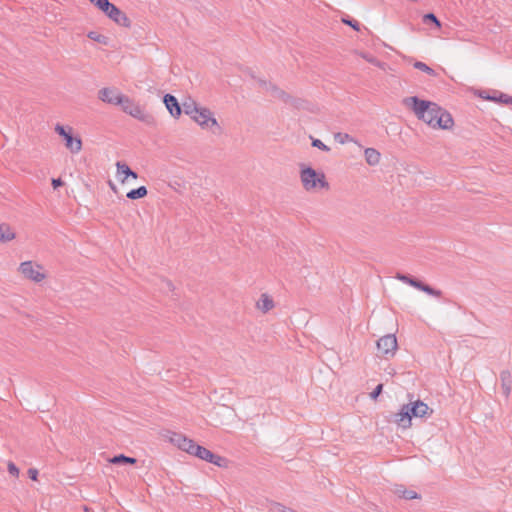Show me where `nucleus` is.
I'll return each instance as SVG.
<instances>
[{
	"label": "nucleus",
	"instance_id": "obj_1",
	"mask_svg": "<svg viewBox=\"0 0 512 512\" xmlns=\"http://www.w3.org/2000/svg\"><path fill=\"white\" fill-rule=\"evenodd\" d=\"M167 439L173 446L189 455L212 463L218 467L227 468L229 465V462L226 458L220 455H216L207 448L198 445L193 439L188 438L183 433L170 432L167 436Z\"/></svg>",
	"mask_w": 512,
	"mask_h": 512
},
{
	"label": "nucleus",
	"instance_id": "obj_2",
	"mask_svg": "<svg viewBox=\"0 0 512 512\" xmlns=\"http://www.w3.org/2000/svg\"><path fill=\"white\" fill-rule=\"evenodd\" d=\"M299 181L302 189L311 194L328 192L331 188L326 173L308 163L298 165Z\"/></svg>",
	"mask_w": 512,
	"mask_h": 512
},
{
	"label": "nucleus",
	"instance_id": "obj_3",
	"mask_svg": "<svg viewBox=\"0 0 512 512\" xmlns=\"http://www.w3.org/2000/svg\"><path fill=\"white\" fill-rule=\"evenodd\" d=\"M432 414V408L425 402L416 400L401 407L400 411L395 414V423L403 429H408L412 426L413 418H428Z\"/></svg>",
	"mask_w": 512,
	"mask_h": 512
},
{
	"label": "nucleus",
	"instance_id": "obj_4",
	"mask_svg": "<svg viewBox=\"0 0 512 512\" xmlns=\"http://www.w3.org/2000/svg\"><path fill=\"white\" fill-rule=\"evenodd\" d=\"M184 112L202 129L213 133L220 132V125L210 109L191 102L184 104Z\"/></svg>",
	"mask_w": 512,
	"mask_h": 512
},
{
	"label": "nucleus",
	"instance_id": "obj_5",
	"mask_svg": "<svg viewBox=\"0 0 512 512\" xmlns=\"http://www.w3.org/2000/svg\"><path fill=\"white\" fill-rule=\"evenodd\" d=\"M406 108L413 111L415 116L426 125L432 124L433 117L442 108L435 102L421 100L416 96L407 97L403 100Z\"/></svg>",
	"mask_w": 512,
	"mask_h": 512
},
{
	"label": "nucleus",
	"instance_id": "obj_6",
	"mask_svg": "<svg viewBox=\"0 0 512 512\" xmlns=\"http://www.w3.org/2000/svg\"><path fill=\"white\" fill-rule=\"evenodd\" d=\"M55 133L60 137L64 148L71 154L77 155L83 149V141L80 134L70 125L56 124Z\"/></svg>",
	"mask_w": 512,
	"mask_h": 512
},
{
	"label": "nucleus",
	"instance_id": "obj_7",
	"mask_svg": "<svg viewBox=\"0 0 512 512\" xmlns=\"http://www.w3.org/2000/svg\"><path fill=\"white\" fill-rule=\"evenodd\" d=\"M17 272L22 279L33 283H41L48 278L47 269L35 260H26L19 263Z\"/></svg>",
	"mask_w": 512,
	"mask_h": 512
},
{
	"label": "nucleus",
	"instance_id": "obj_8",
	"mask_svg": "<svg viewBox=\"0 0 512 512\" xmlns=\"http://www.w3.org/2000/svg\"><path fill=\"white\" fill-rule=\"evenodd\" d=\"M119 106L121 107L122 111L125 114H127L141 122L148 123L151 119V116L144 109V107L141 106L138 102H136L133 99H131L130 97H128L127 95H125L123 97Z\"/></svg>",
	"mask_w": 512,
	"mask_h": 512
},
{
	"label": "nucleus",
	"instance_id": "obj_9",
	"mask_svg": "<svg viewBox=\"0 0 512 512\" xmlns=\"http://www.w3.org/2000/svg\"><path fill=\"white\" fill-rule=\"evenodd\" d=\"M378 355L383 358H392L398 350L397 338L394 334L382 336L376 343Z\"/></svg>",
	"mask_w": 512,
	"mask_h": 512
},
{
	"label": "nucleus",
	"instance_id": "obj_10",
	"mask_svg": "<svg viewBox=\"0 0 512 512\" xmlns=\"http://www.w3.org/2000/svg\"><path fill=\"white\" fill-rule=\"evenodd\" d=\"M138 179V174L127 163L117 161L115 163V180L121 186H127Z\"/></svg>",
	"mask_w": 512,
	"mask_h": 512
},
{
	"label": "nucleus",
	"instance_id": "obj_11",
	"mask_svg": "<svg viewBox=\"0 0 512 512\" xmlns=\"http://www.w3.org/2000/svg\"><path fill=\"white\" fill-rule=\"evenodd\" d=\"M431 123L432 124H430L429 127L434 130L451 131L455 126L453 116L444 108H441L437 112Z\"/></svg>",
	"mask_w": 512,
	"mask_h": 512
},
{
	"label": "nucleus",
	"instance_id": "obj_12",
	"mask_svg": "<svg viewBox=\"0 0 512 512\" xmlns=\"http://www.w3.org/2000/svg\"><path fill=\"white\" fill-rule=\"evenodd\" d=\"M124 96L125 94L114 87H105L98 92V98L101 101L116 106H119Z\"/></svg>",
	"mask_w": 512,
	"mask_h": 512
},
{
	"label": "nucleus",
	"instance_id": "obj_13",
	"mask_svg": "<svg viewBox=\"0 0 512 512\" xmlns=\"http://www.w3.org/2000/svg\"><path fill=\"white\" fill-rule=\"evenodd\" d=\"M276 307L273 296L267 292L261 293L255 301V308L261 314H267Z\"/></svg>",
	"mask_w": 512,
	"mask_h": 512
},
{
	"label": "nucleus",
	"instance_id": "obj_14",
	"mask_svg": "<svg viewBox=\"0 0 512 512\" xmlns=\"http://www.w3.org/2000/svg\"><path fill=\"white\" fill-rule=\"evenodd\" d=\"M163 102L171 116H173L174 118L180 117L182 110L178 103V100L173 95L166 94L164 96Z\"/></svg>",
	"mask_w": 512,
	"mask_h": 512
},
{
	"label": "nucleus",
	"instance_id": "obj_15",
	"mask_svg": "<svg viewBox=\"0 0 512 512\" xmlns=\"http://www.w3.org/2000/svg\"><path fill=\"white\" fill-rule=\"evenodd\" d=\"M476 95L483 100L493 101V102H497V103H504V104H512V97L509 96L508 94H504V93L496 94L495 93L494 95L491 96V95L487 94V92H485V91H479L476 93Z\"/></svg>",
	"mask_w": 512,
	"mask_h": 512
},
{
	"label": "nucleus",
	"instance_id": "obj_16",
	"mask_svg": "<svg viewBox=\"0 0 512 512\" xmlns=\"http://www.w3.org/2000/svg\"><path fill=\"white\" fill-rule=\"evenodd\" d=\"M16 236V231L11 225L7 223L0 224V244L11 242L16 239Z\"/></svg>",
	"mask_w": 512,
	"mask_h": 512
},
{
	"label": "nucleus",
	"instance_id": "obj_17",
	"mask_svg": "<svg viewBox=\"0 0 512 512\" xmlns=\"http://www.w3.org/2000/svg\"><path fill=\"white\" fill-rule=\"evenodd\" d=\"M365 160L368 165L375 166L379 164L381 154L374 148H366L364 151Z\"/></svg>",
	"mask_w": 512,
	"mask_h": 512
},
{
	"label": "nucleus",
	"instance_id": "obj_18",
	"mask_svg": "<svg viewBox=\"0 0 512 512\" xmlns=\"http://www.w3.org/2000/svg\"><path fill=\"white\" fill-rule=\"evenodd\" d=\"M148 194V190L145 186H140L136 189H132L130 190L127 194H126V197L130 200H137V199H142V198H145Z\"/></svg>",
	"mask_w": 512,
	"mask_h": 512
},
{
	"label": "nucleus",
	"instance_id": "obj_19",
	"mask_svg": "<svg viewBox=\"0 0 512 512\" xmlns=\"http://www.w3.org/2000/svg\"><path fill=\"white\" fill-rule=\"evenodd\" d=\"M110 462L113 464H135L136 459L125 455H118L110 459Z\"/></svg>",
	"mask_w": 512,
	"mask_h": 512
},
{
	"label": "nucleus",
	"instance_id": "obj_20",
	"mask_svg": "<svg viewBox=\"0 0 512 512\" xmlns=\"http://www.w3.org/2000/svg\"><path fill=\"white\" fill-rule=\"evenodd\" d=\"M413 66L417 69V70H420L432 77H435L436 76V72L430 68L427 64H425L424 62H421V61H416L414 62Z\"/></svg>",
	"mask_w": 512,
	"mask_h": 512
},
{
	"label": "nucleus",
	"instance_id": "obj_21",
	"mask_svg": "<svg viewBox=\"0 0 512 512\" xmlns=\"http://www.w3.org/2000/svg\"><path fill=\"white\" fill-rule=\"evenodd\" d=\"M7 469L12 477H14L15 479L19 478L20 470L12 461L7 462Z\"/></svg>",
	"mask_w": 512,
	"mask_h": 512
},
{
	"label": "nucleus",
	"instance_id": "obj_22",
	"mask_svg": "<svg viewBox=\"0 0 512 512\" xmlns=\"http://www.w3.org/2000/svg\"><path fill=\"white\" fill-rule=\"evenodd\" d=\"M424 21H431L433 22L438 28L441 26L440 21L437 19V17L433 13H429L424 15Z\"/></svg>",
	"mask_w": 512,
	"mask_h": 512
},
{
	"label": "nucleus",
	"instance_id": "obj_23",
	"mask_svg": "<svg viewBox=\"0 0 512 512\" xmlns=\"http://www.w3.org/2000/svg\"><path fill=\"white\" fill-rule=\"evenodd\" d=\"M312 146H313V147H316V148H318V149H320V150H323V151H329V150H330V149H329V147H328L327 145H325V144H324L321 140H319V139H314V140L312 141Z\"/></svg>",
	"mask_w": 512,
	"mask_h": 512
},
{
	"label": "nucleus",
	"instance_id": "obj_24",
	"mask_svg": "<svg viewBox=\"0 0 512 512\" xmlns=\"http://www.w3.org/2000/svg\"><path fill=\"white\" fill-rule=\"evenodd\" d=\"M420 290L430 294V295H434V296H440V292L439 291H436L434 289H432L431 287H429L428 285H425V284H422L421 287H420Z\"/></svg>",
	"mask_w": 512,
	"mask_h": 512
},
{
	"label": "nucleus",
	"instance_id": "obj_25",
	"mask_svg": "<svg viewBox=\"0 0 512 512\" xmlns=\"http://www.w3.org/2000/svg\"><path fill=\"white\" fill-rule=\"evenodd\" d=\"M88 37L96 42L103 43L105 37L96 33V32H89Z\"/></svg>",
	"mask_w": 512,
	"mask_h": 512
},
{
	"label": "nucleus",
	"instance_id": "obj_26",
	"mask_svg": "<svg viewBox=\"0 0 512 512\" xmlns=\"http://www.w3.org/2000/svg\"><path fill=\"white\" fill-rule=\"evenodd\" d=\"M342 22L346 25H349L351 26L354 30L356 31H359L360 30V25L357 21H352V20H349V19H345L343 18L342 19Z\"/></svg>",
	"mask_w": 512,
	"mask_h": 512
},
{
	"label": "nucleus",
	"instance_id": "obj_27",
	"mask_svg": "<svg viewBox=\"0 0 512 512\" xmlns=\"http://www.w3.org/2000/svg\"><path fill=\"white\" fill-rule=\"evenodd\" d=\"M401 280L405 281L406 283L410 284L411 286L417 288V289H420L422 283L414 280V279H409L407 277H401Z\"/></svg>",
	"mask_w": 512,
	"mask_h": 512
},
{
	"label": "nucleus",
	"instance_id": "obj_28",
	"mask_svg": "<svg viewBox=\"0 0 512 512\" xmlns=\"http://www.w3.org/2000/svg\"><path fill=\"white\" fill-rule=\"evenodd\" d=\"M275 511L276 512H297V511H295L293 509H290V508H287V507H285V506H283L281 504H276L275 505Z\"/></svg>",
	"mask_w": 512,
	"mask_h": 512
},
{
	"label": "nucleus",
	"instance_id": "obj_29",
	"mask_svg": "<svg viewBox=\"0 0 512 512\" xmlns=\"http://www.w3.org/2000/svg\"><path fill=\"white\" fill-rule=\"evenodd\" d=\"M28 475H29L31 480H33V481H37L38 480V470L37 469L30 468L28 470Z\"/></svg>",
	"mask_w": 512,
	"mask_h": 512
},
{
	"label": "nucleus",
	"instance_id": "obj_30",
	"mask_svg": "<svg viewBox=\"0 0 512 512\" xmlns=\"http://www.w3.org/2000/svg\"><path fill=\"white\" fill-rule=\"evenodd\" d=\"M382 389H383V385L382 384H379L375 390L370 394L371 398L372 399H376L380 393L382 392Z\"/></svg>",
	"mask_w": 512,
	"mask_h": 512
},
{
	"label": "nucleus",
	"instance_id": "obj_31",
	"mask_svg": "<svg viewBox=\"0 0 512 512\" xmlns=\"http://www.w3.org/2000/svg\"><path fill=\"white\" fill-rule=\"evenodd\" d=\"M51 184L54 189H57L58 187L63 186L64 182L60 178H54L52 179Z\"/></svg>",
	"mask_w": 512,
	"mask_h": 512
},
{
	"label": "nucleus",
	"instance_id": "obj_32",
	"mask_svg": "<svg viewBox=\"0 0 512 512\" xmlns=\"http://www.w3.org/2000/svg\"><path fill=\"white\" fill-rule=\"evenodd\" d=\"M502 387H503V390H504V394H505L506 396H509V394H510V392H511V387H510V385H509L508 383L503 382Z\"/></svg>",
	"mask_w": 512,
	"mask_h": 512
},
{
	"label": "nucleus",
	"instance_id": "obj_33",
	"mask_svg": "<svg viewBox=\"0 0 512 512\" xmlns=\"http://www.w3.org/2000/svg\"><path fill=\"white\" fill-rule=\"evenodd\" d=\"M337 137L340 138L339 139L340 143H345L346 141L350 140V137L348 134H343V135L339 134V135H337Z\"/></svg>",
	"mask_w": 512,
	"mask_h": 512
},
{
	"label": "nucleus",
	"instance_id": "obj_34",
	"mask_svg": "<svg viewBox=\"0 0 512 512\" xmlns=\"http://www.w3.org/2000/svg\"><path fill=\"white\" fill-rule=\"evenodd\" d=\"M108 185H109L110 189H111L114 193H117V192H118V187H117V185H116V183H115V182H113V181H109V182H108Z\"/></svg>",
	"mask_w": 512,
	"mask_h": 512
},
{
	"label": "nucleus",
	"instance_id": "obj_35",
	"mask_svg": "<svg viewBox=\"0 0 512 512\" xmlns=\"http://www.w3.org/2000/svg\"><path fill=\"white\" fill-rule=\"evenodd\" d=\"M365 59H366L367 61H369L370 63L374 64V65L380 66V65H379V62H378L375 58H373V57H370V58L365 57Z\"/></svg>",
	"mask_w": 512,
	"mask_h": 512
}]
</instances>
